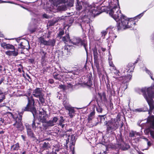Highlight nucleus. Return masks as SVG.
Segmentation results:
<instances>
[{
	"label": "nucleus",
	"instance_id": "5",
	"mask_svg": "<svg viewBox=\"0 0 154 154\" xmlns=\"http://www.w3.org/2000/svg\"><path fill=\"white\" fill-rule=\"evenodd\" d=\"M27 103L26 106L22 108L21 111L23 113L25 111L30 112L32 114L33 116H34L37 114V110L35 106L34 99L32 95L30 97H27Z\"/></svg>",
	"mask_w": 154,
	"mask_h": 154
},
{
	"label": "nucleus",
	"instance_id": "7",
	"mask_svg": "<svg viewBox=\"0 0 154 154\" xmlns=\"http://www.w3.org/2000/svg\"><path fill=\"white\" fill-rule=\"evenodd\" d=\"M117 136V138H116L117 144L114 147L115 149H116L118 147L119 149H121L122 150H127L128 148H130V146L129 145H126V146L127 147H124L122 146V143H124V141L121 133H120V134H118Z\"/></svg>",
	"mask_w": 154,
	"mask_h": 154
},
{
	"label": "nucleus",
	"instance_id": "40",
	"mask_svg": "<svg viewBox=\"0 0 154 154\" xmlns=\"http://www.w3.org/2000/svg\"><path fill=\"white\" fill-rule=\"evenodd\" d=\"M109 80H108L107 81V83H106V87L107 88V91L110 92L112 93V91L111 90L110 85L109 84Z\"/></svg>",
	"mask_w": 154,
	"mask_h": 154
},
{
	"label": "nucleus",
	"instance_id": "61",
	"mask_svg": "<svg viewBox=\"0 0 154 154\" xmlns=\"http://www.w3.org/2000/svg\"><path fill=\"white\" fill-rule=\"evenodd\" d=\"M56 21H55V22H51L49 23V25L51 26H54L56 23Z\"/></svg>",
	"mask_w": 154,
	"mask_h": 154
},
{
	"label": "nucleus",
	"instance_id": "36",
	"mask_svg": "<svg viewBox=\"0 0 154 154\" xmlns=\"http://www.w3.org/2000/svg\"><path fill=\"white\" fill-rule=\"evenodd\" d=\"M93 55L94 61L98 59V53L97 49L95 48H94L93 50Z\"/></svg>",
	"mask_w": 154,
	"mask_h": 154
},
{
	"label": "nucleus",
	"instance_id": "51",
	"mask_svg": "<svg viewBox=\"0 0 154 154\" xmlns=\"http://www.w3.org/2000/svg\"><path fill=\"white\" fill-rule=\"evenodd\" d=\"M63 20H64V18L63 16H62V17H57L56 18V20L55 21H56V22H58L59 21H60Z\"/></svg>",
	"mask_w": 154,
	"mask_h": 154
},
{
	"label": "nucleus",
	"instance_id": "32",
	"mask_svg": "<svg viewBox=\"0 0 154 154\" xmlns=\"http://www.w3.org/2000/svg\"><path fill=\"white\" fill-rule=\"evenodd\" d=\"M81 38H75L73 39L72 43L74 45H78L80 42Z\"/></svg>",
	"mask_w": 154,
	"mask_h": 154
},
{
	"label": "nucleus",
	"instance_id": "37",
	"mask_svg": "<svg viewBox=\"0 0 154 154\" xmlns=\"http://www.w3.org/2000/svg\"><path fill=\"white\" fill-rule=\"evenodd\" d=\"M95 114V111L94 110L91 112L89 114L88 119V122L92 120V119L93 118V116H94Z\"/></svg>",
	"mask_w": 154,
	"mask_h": 154
},
{
	"label": "nucleus",
	"instance_id": "52",
	"mask_svg": "<svg viewBox=\"0 0 154 154\" xmlns=\"http://www.w3.org/2000/svg\"><path fill=\"white\" fill-rule=\"evenodd\" d=\"M60 149L58 148L55 149V150H52L51 154H57V152H58L60 151Z\"/></svg>",
	"mask_w": 154,
	"mask_h": 154
},
{
	"label": "nucleus",
	"instance_id": "44",
	"mask_svg": "<svg viewBox=\"0 0 154 154\" xmlns=\"http://www.w3.org/2000/svg\"><path fill=\"white\" fill-rule=\"evenodd\" d=\"M45 124H48V126H54L55 125L52 120H49L48 121H47Z\"/></svg>",
	"mask_w": 154,
	"mask_h": 154
},
{
	"label": "nucleus",
	"instance_id": "64",
	"mask_svg": "<svg viewBox=\"0 0 154 154\" xmlns=\"http://www.w3.org/2000/svg\"><path fill=\"white\" fill-rule=\"evenodd\" d=\"M31 91H30V89L28 90V91H27V94L29 96H30L31 94Z\"/></svg>",
	"mask_w": 154,
	"mask_h": 154
},
{
	"label": "nucleus",
	"instance_id": "24",
	"mask_svg": "<svg viewBox=\"0 0 154 154\" xmlns=\"http://www.w3.org/2000/svg\"><path fill=\"white\" fill-rule=\"evenodd\" d=\"M39 114L42 115L39 116V121L42 122L43 123H46L47 121V115L46 113L45 114L44 113L42 114V112H39Z\"/></svg>",
	"mask_w": 154,
	"mask_h": 154
},
{
	"label": "nucleus",
	"instance_id": "56",
	"mask_svg": "<svg viewBox=\"0 0 154 154\" xmlns=\"http://www.w3.org/2000/svg\"><path fill=\"white\" fill-rule=\"evenodd\" d=\"M48 68L47 67H44L43 68L42 71H43V73H45L46 72L48 71Z\"/></svg>",
	"mask_w": 154,
	"mask_h": 154
},
{
	"label": "nucleus",
	"instance_id": "47",
	"mask_svg": "<svg viewBox=\"0 0 154 154\" xmlns=\"http://www.w3.org/2000/svg\"><path fill=\"white\" fill-rule=\"evenodd\" d=\"M136 132L132 131L131 132H129V137H133L135 136Z\"/></svg>",
	"mask_w": 154,
	"mask_h": 154
},
{
	"label": "nucleus",
	"instance_id": "50",
	"mask_svg": "<svg viewBox=\"0 0 154 154\" xmlns=\"http://www.w3.org/2000/svg\"><path fill=\"white\" fill-rule=\"evenodd\" d=\"M116 36H115V35H114V34H113V35L112 36H110L107 39V40H108L107 41V42H108V41L110 39H111V42L112 43L113 42V41L112 40V38H113V39H114L115 38H116Z\"/></svg>",
	"mask_w": 154,
	"mask_h": 154
},
{
	"label": "nucleus",
	"instance_id": "62",
	"mask_svg": "<svg viewBox=\"0 0 154 154\" xmlns=\"http://www.w3.org/2000/svg\"><path fill=\"white\" fill-rule=\"evenodd\" d=\"M51 32L50 31H49L47 34V38H49L51 37Z\"/></svg>",
	"mask_w": 154,
	"mask_h": 154
},
{
	"label": "nucleus",
	"instance_id": "55",
	"mask_svg": "<svg viewBox=\"0 0 154 154\" xmlns=\"http://www.w3.org/2000/svg\"><path fill=\"white\" fill-rule=\"evenodd\" d=\"M5 54L7 55L11 56L12 55L11 51H8L5 52Z\"/></svg>",
	"mask_w": 154,
	"mask_h": 154
},
{
	"label": "nucleus",
	"instance_id": "30",
	"mask_svg": "<svg viewBox=\"0 0 154 154\" xmlns=\"http://www.w3.org/2000/svg\"><path fill=\"white\" fill-rule=\"evenodd\" d=\"M61 38H62V41L65 43L69 41H71L68 33L66 34L65 36L62 37Z\"/></svg>",
	"mask_w": 154,
	"mask_h": 154
},
{
	"label": "nucleus",
	"instance_id": "10",
	"mask_svg": "<svg viewBox=\"0 0 154 154\" xmlns=\"http://www.w3.org/2000/svg\"><path fill=\"white\" fill-rule=\"evenodd\" d=\"M31 126L29 124L26 123L25 124V127L27 136L29 137L32 139L33 140H35L36 139V137L33 130L31 128Z\"/></svg>",
	"mask_w": 154,
	"mask_h": 154
},
{
	"label": "nucleus",
	"instance_id": "43",
	"mask_svg": "<svg viewBox=\"0 0 154 154\" xmlns=\"http://www.w3.org/2000/svg\"><path fill=\"white\" fill-rule=\"evenodd\" d=\"M65 121V119L64 118V117L62 116H61L60 117V119L59 120V123L58 124H62Z\"/></svg>",
	"mask_w": 154,
	"mask_h": 154
},
{
	"label": "nucleus",
	"instance_id": "22",
	"mask_svg": "<svg viewBox=\"0 0 154 154\" xmlns=\"http://www.w3.org/2000/svg\"><path fill=\"white\" fill-rule=\"evenodd\" d=\"M135 67L134 63H130L128 64L126 68V70H127V72L130 73H132Z\"/></svg>",
	"mask_w": 154,
	"mask_h": 154
},
{
	"label": "nucleus",
	"instance_id": "48",
	"mask_svg": "<svg viewBox=\"0 0 154 154\" xmlns=\"http://www.w3.org/2000/svg\"><path fill=\"white\" fill-rule=\"evenodd\" d=\"M37 27H35L34 28L29 29V31L31 33H33L36 32L37 31Z\"/></svg>",
	"mask_w": 154,
	"mask_h": 154
},
{
	"label": "nucleus",
	"instance_id": "53",
	"mask_svg": "<svg viewBox=\"0 0 154 154\" xmlns=\"http://www.w3.org/2000/svg\"><path fill=\"white\" fill-rule=\"evenodd\" d=\"M58 120V118L57 117H54L53 118V119L52 120V121L53 122L54 124H55L57 123Z\"/></svg>",
	"mask_w": 154,
	"mask_h": 154
},
{
	"label": "nucleus",
	"instance_id": "9",
	"mask_svg": "<svg viewBox=\"0 0 154 154\" xmlns=\"http://www.w3.org/2000/svg\"><path fill=\"white\" fill-rule=\"evenodd\" d=\"M147 121L149 122H151V127L148 130L152 138H154V116L152 115L148 117Z\"/></svg>",
	"mask_w": 154,
	"mask_h": 154
},
{
	"label": "nucleus",
	"instance_id": "58",
	"mask_svg": "<svg viewBox=\"0 0 154 154\" xmlns=\"http://www.w3.org/2000/svg\"><path fill=\"white\" fill-rule=\"evenodd\" d=\"M29 61L31 63H33L35 62V59H29Z\"/></svg>",
	"mask_w": 154,
	"mask_h": 154
},
{
	"label": "nucleus",
	"instance_id": "42",
	"mask_svg": "<svg viewBox=\"0 0 154 154\" xmlns=\"http://www.w3.org/2000/svg\"><path fill=\"white\" fill-rule=\"evenodd\" d=\"M89 20V19L88 18H83L82 22V24L83 23H86L87 24H88L90 23Z\"/></svg>",
	"mask_w": 154,
	"mask_h": 154
},
{
	"label": "nucleus",
	"instance_id": "41",
	"mask_svg": "<svg viewBox=\"0 0 154 154\" xmlns=\"http://www.w3.org/2000/svg\"><path fill=\"white\" fill-rule=\"evenodd\" d=\"M13 51H11L12 55L14 56H17L18 54V50H17L16 51L15 50V48L14 49H13Z\"/></svg>",
	"mask_w": 154,
	"mask_h": 154
},
{
	"label": "nucleus",
	"instance_id": "18",
	"mask_svg": "<svg viewBox=\"0 0 154 154\" xmlns=\"http://www.w3.org/2000/svg\"><path fill=\"white\" fill-rule=\"evenodd\" d=\"M19 48H20L23 49H26L27 51L30 48L29 43L27 41H24V42H21L19 45Z\"/></svg>",
	"mask_w": 154,
	"mask_h": 154
},
{
	"label": "nucleus",
	"instance_id": "49",
	"mask_svg": "<svg viewBox=\"0 0 154 154\" xmlns=\"http://www.w3.org/2000/svg\"><path fill=\"white\" fill-rule=\"evenodd\" d=\"M58 88L60 89H62L63 91H65L66 90V86L64 85L61 84L59 85Z\"/></svg>",
	"mask_w": 154,
	"mask_h": 154
},
{
	"label": "nucleus",
	"instance_id": "12",
	"mask_svg": "<svg viewBox=\"0 0 154 154\" xmlns=\"http://www.w3.org/2000/svg\"><path fill=\"white\" fill-rule=\"evenodd\" d=\"M93 79L92 75L88 76L87 77L86 82H84L83 84L87 88L91 90H94V88L92 86L93 85L92 80Z\"/></svg>",
	"mask_w": 154,
	"mask_h": 154
},
{
	"label": "nucleus",
	"instance_id": "31",
	"mask_svg": "<svg viewBox=\"0 0 154 154\" xmlns=\"http://www.w3.org/2000/svg\"><path fill=\"white\" fill-rule=\"evenodd\" d=\"M71 140H70V147L71 148V146H74L75 142V137L74 134H72L71 136Z\"/></svg>",
	"mask_w": 154,
	"mask_h": 154
},
{
	"label": "nucleus",
	"instance_id": "16",
	"mask_svg": "<svg viewBox=\"0 0 154 154\" xmlns=\"http://www.w3.org/2000/svg\"><path fill=\"white\" fill-rule=\"evenodd\" d=\"M42 91V88H36L33 91L32 95H33L35 97L38 98V97L43 94Z\"/></svg>",
	"mask_w": 154,
	"mask_h": 154
},
{
	"label": "nucleus",
	"instance_id": "60",
	"mask_svg": "<svg viewBox=\"0 0 154 154\" xmlns=\"http://www.w3.org/2000/svg\"><path fill=\"white\" fill-rule=\"evenodd\" d=\"M5 99V96L4 95H3L2 98H0V103L2 102L3 100Z\"/></svg>",
	"mask_w": 154,
	"mask_h": 154
},
{
	"label": "nucleus",
	"instance_id": "28",
	"mask_svg": "<svg viewBox=\"0 0 154 154\" xmlns=\"http://www.w3.org/2000/svg\"><path fill=\"white\" fill-rule=\"evenodd\" d=\"M38 42L40 43V45H44L47 46L48 43V41L46 40L44 38L41 36L38 38Z\"/></svg>",
	"mask_w": 154,
	"mask_h": 154
},
{
	"label": "nucleus",
	"instance_id": "33",
	"mask_svg": "<svg viewBox=\"0 0 154 154\" xmlns=\"http://www.w3.org/2000/svg\"><path fill=\"white\" fill-rule=\"evenodd\" d=\"M56 41L54 39H50L48 41V43L47 46H51L54 47L55 46Z\"/></svg>",
	"mask_w": 154,
	"mask_h": 154
},
{
	"label": "nucleus",
	"instance_id": "46",
	"mask_svg": "<svg viewBox=\"0 0 154 154\" xmlns=\"http://www.w3.org/2000/svg\"><path fill=\"white\" fill-rule=\"evenodd\" d=\"M107 33V32L106 31L103 30L101 32V36L103 38H104L105 36Z\"/></svg>",
	"mask_w": 154,
	"mask_h": 154
},
{
	"label": "nucleus",
	"instance_id": "20",
	"mask_svg": "<svg viewBox=\"0 0 154 154\" xmlns=\"http://www.w3.org/2000/svg\"><path fill=\"white\" fill-rule=\"evenodd\" d=\"M1 46L4 49H6L8 50L14 49V46L11 44H7L5 42H2L0 44Z\"/></svg>",
	"mask_w": 154,
	"mask_h": 154
},
{
	"label": "nucleus",
	"instance_id": "38",
	"mask_svg": "<svg viewBox=\"0 0 154 154\" xmlns=\"http://www.w3.org/2000/svg\"><path fill=\"white\" fill-rule=\"evenodd\" d=\"M98 117L100 118V122H102L105 121V119L106 118V115H99L98 116Z\"/></svg>",
	"mask_w": 154,
	"mask_h": 154
},
{
	"label": "nucleus",
	"instance_id": "45",
	"mask_svg": "<svg viewBox=\"0 0 154 154\" xmlns=\"http://www.w3.org/2000/svg\"><path fill=\"white\" fill-rule=\"evenodd\" d=\"M103 110V109L99 105L96 107V110L98 112L102 113Z\"/></svg>",
	"mask_w": 154,
	"mask_h": 154
},
{
	"label": "nucleus",
	"instance_id": "25",
	"mask_svg": "<svg viewBox=\"0 0 154 154\" xmlns=\"http://www.w3.org/2000/svg\"><path fill=\"white\" fill-rule=\"evenodd\" d=\"M74 0H59L60 3H66V5L69 7H71L73 6Z\"/></svg>",
	"mask_w": 154,
	"mask_h": 154
},
{
	"label": "nucleus",
	"instance_id": "15",
	"mask_svg": "<svg viewBox=\"0 0 154 154\" xmlns=\"http://www.w3.org/2000/svg\"><path fill=\"white\" fill-rule=\"evenodd\" d=\"M98 95L100 98V100H98L97 99H96V101L98 103L99 102L102 103H106L107 101L106 93L104 92L101 93H98Z\"/></svg>",
	"mask_w": 154,
	"mask_h": 154
},
{
	"label": "nucleus",
	"instance_id": "3",
	"mask_svg": "<svg viewBox=\"0 0 154 154\" xmlns=\"http://www.w3.org/2000/svg\"><path fill=\"white\" fill-rule=\"evenodd\" d=\"M6 114L8 117L13 119L14 122L13 125L17 128V130L21 132L24 130V128L22 123V116L23 113L22 111L18 113L19 117L17 115H14L11 112H7Z\"/></svg>",
	"mask_w": 154,
	"mask_h": 154
},
{
	"label": "nucleus",
	"instance_id": "23",
	"mask_svg": "<svg viewBox=\"0 0 154 154\" xmlns=\"http://www.w3.org/2000/svg\"><path fill=\"white\" fill-rule=\"evenodd\" d=\"M41 149L43 151L49 150L51 148L50 144L48 142H43L42 144Z\"/></svg>",
	"mask_w": 154,
	"mask_h": 154
},
{
	"label": "nucleus",
	"instance_id": "1",
	"mask_svg": "<svg viewBox=\"0 0 154 154\" xmlns=\"http://www.w3.org/2000/svg\"><path fill=\"white\" fill-rule=\"evenodd\" d=\"M109 6L110 8L109 13V15L116 21L119 20L123 14L118 7L119 6V0H111L109 2Z\"/></svg>",
	"mask_w": 154,
	"mask_h": 154
},
{
	"label": "nucleus",
	"instance_id": "57",
	"mask_svg": "<svg viewBox=\"0 0 154 154\" xmlns=\"http://www.w3.org/2000/svg\"><path fill=\"white\" fill-rule=\"evenodd\" d=\"M73 85L71 83H69L68 84L67 87L69 88H72Z\"/></svg>",
	"mask_w": 154,
	"mask_h": 154
},
{
	"label": "nucleus",
	"instance_id": "39",
	"mask_svg": "<svg viewBox=\"0 0 154 154\" xmlns=\"http://www.w3.org/2000/svg\"><path fill=\"white\" fill-rule=\"evenodd\" d=\"M64 31L63 30L61 29L60 30L58 33L57 34V37L59 38H61L63 37L62 36L64 34Z\"/></svg>",
	"mask_w": 154,
	"mask_h": 154
},
{
	"label": "nucleus",
	"instance_id": "8",
	"mask_svg": "<svg viewBox=\"0 0 154 154\" xmlns=\"http://www.w3.org/2000/svg\"><path fill=\"white\" fill-rule=\"evenodd\" d=\"M129 18L123 15L120 17V20L121 23H119L117 26V29L118 30H123L127 29V23Z\"/></svg>",
	"mask_w": 154,
	"mask_h": 154
},
{
	"label": "nucleus",
	"instance_id": "27",
	"mask_svg": "<svg viewBox=\"0 0 154 154\" xmlns=\"http://www.w3.org/2000/svg\"><path fill=\"white\" fill-rule=\"evenodd\" d=\"M53 76L55 79L60 81H62L63 78V75L58 74L57 73H54Z\"/></svg>",
	"mask_w": 154,
	"mask_h": 154
},
{
	"label": "nucleus",
	"instance_id": "59",
	"mask_svg": "<svg viewBox=\"0 0 154 154\" xmlns=\"http://www.w3.org/2000/svg\"><path fill=\"white\" fill-rule=\"evenodd\" d=\"M48 82L49 83H50L51 84H52L54 83V81L53 79H49L48 80Z\"/></svg>",
	"mask_w": 154,
	"mask_h": 154
},
{
	"label": "nucleus",
	"instance_id": "35",
	"mask_svg": "<svg viewBox=\"0 0 154 154\" xmlns=\"http://www.w3.org/2000/svg\"><path fill=\"white\" fill-rule=\"evenodd\" d=\"M6 118L4 117V118H1L0 119V121H1L2 123H5V124H6L7 123L10 124L11 123V121L10 119H8L6 120Z\"/></svg>",
	"mask_w": 154,
	"mask_h": 154
},
{
	"label": "nucleus",
	"instance_id": "17",
	"mask_svg": "<svg viewBox=\"0 0 154 154\" xmlns=\"http://www.w3.org/2000/svg\"><path fill=\"white\" fill-rule=\"evenodd\" d=\"M100 6H97V7H94L92 9L90 13H92V16H93L95 17L102 13V11H100Z\"/></svg>",
	"mask_w": 154,
	"mask_h": 154
},
{
	"label": "nucleus",
	"instance_id": "6",
	"mask_svg": "<svg viewBox=\"0 0 154 154\" xmlns=\"http://www.w3.org/2000/svg\"><path fill=\"white\" fill-rule=\"evenodd\" d=\"M35 115L34 116H33V119L31 124V127L35 132L39 133L44 130H46L48 127V125L45 123L40 121L36 123Z\"/></svg>",
	"mask_w": 154,
	"mask_h": 154
},
{
	"label": "nucleus",
	"instance_id": "54",
	"mask_svg": "<svg viewBox=\"0 0 154 154\" xmlns=\"http://www.w3.org/2000/svg\"><path fill=\"white\" fill-rule=\"evenodd\" d=\"M114 69L116 70V72H114L115 74L116 75H117L119 76L120 75H119L120 74V71L118 70H117L116 67H115Z\"/></svg>",
	"mask_w": 154,
	"mask_h": 154
},
{
	"label": "nucleus",
	"instance_id": "63",
	"mask_svg": "<svg viewBox=\"0 0 154 154\" xmlns=\"http://www.w3.org/2000/svg\"><path fill=\"white\" fill-rule=\"evenodd\" d=\"M143 13H142L137 16L136 17L138 18L139 19H140V17L143 16Z\"/></svg>",
	"mask_w": 154,
	"mask_h": 154
},
{
	"label": "nucleus",
	"instance_id": "2",
	"mask_svg": "<svg viewBox=\"0 0 154 154\" xmlns=\"http://www.w3.org/2000/svg\"><path fill=\"white\" fill-rule=\"evenodd\" d=\"M154 87L151 86L147 88H143L141 90L144 98L146 99L151 110L154 109V101L152 98L154 96Z\"/></svg>",
	"mask_w": 154,
	"mask_h": 154
},
{
	"label": "nucleus",
	"instance_id": "14",
	"mask_svg": "<svg viewBox=\"0 0 154 154\" xmlns=\"http://www.w3.org/2000/svg\"><path fill=\"white\" fill-rule=\"evenodd\" d=\"M88 6V5L87 3L82 1L79 2V1L77 2L75 5L76 10L78 11L82 10L83 7L84 8V10H85L87 7Z\"/></svg>",
	"mask_w": 154,
	"mask_h": 154
},
{
	"label": "nucleus",
	"instance_id": "29",
	"mask_svg": "<svg viewBox=\"0 0 154 154\" xmlns=\"http://www.w3.org/2000/svg\"><path fill=\"white\" fill-rule=\"evenodd\" d=\"M20 147L19 143H17L12 145L11 147V149L12 151H17Z\"/></svg>",
	"mask_w": 154,
	"mask_h": 154
},
{
	"label": "nucleus",
	"instance_id": "4",
	"mask_svg": "<svg viewBox=\"0 0 154 154\" xmlns=\"http://www.w3.org/2000/svg\"><path fill=\"white\" fill-rule=\"evenodd\" d=\"M104 125L106 127L107 134L113 136L116 135L114 131L118 128L119 126V123L117 121H115V119L113 121L112 119L108 121H105Z\"/></svg>",
	"mask_w": 154,
	"mask_h": 154
},
{
	"label": "nucleus",
	"instance_id": "11",
	"mask_svg": "<svg viewBox=\"0 0 154 154\" xmlns=\"http://www.w3.org/2000/svg\"><path fill=\"white\" fill-rule=\"evenodd\" d=\"M132 73H130L127 75L125 76H121L116 78V79L121 81L122 83L125 84L126 83L129 82L132 77Z\"/></svg>",
	"mask_w": 154,
	"mask_h": 154
},
{
	"label": "nucleus",
	"instance_id": "19",
	"mask_svg": "<svg viewBox=\"0 0 154 154\" xmlns=\"http://www.w3.org/2000/svg\"><path fill=\"white\" fill-rule=\"evenodd\" d=\"M66 110L69 111L68 115L71 118H73L75 116V110L74 108L71 106H65Z\"/></svg>",
	"mask_w": 154,
	"mask_h": 154
},
{
	"label": "nucleus",
	"instance_id": "13",
	"mask_svg": "<svg viewBox=\"0 0 154 154\" xmlns=\"http://www.w3.org/2000/svg\"><path fill=\"white\" fill-rule=\"evenodd\" d=\"M39 53L41 57V63L43 65L45 63L47 60V55L48 54L45 50L43 49H41L40 50Z\"/></svg>",
	"mask_w": 154,
	"mask_h": 154
},
{
	"label": "nucleus",
	"instance_id": "21",
	"mask_svg": "<svg viewBox=\"0 0 154 154\" xmlns=\"http://www.w3.org/2000/svg\"><path fill=\"white\" fill-rule=\"evenodd\" d=\"M80 45L81 46H83V47L85 48L86 54H88V45L87 41L86 39H81L80 42Z\"/></svg>",
	"mask_w": 154,
	"mask_h": 154
},
{
	"label": "nucleus",
	"instance_id": "34",
	"mask_svg": "<svg viewBox=\"0 0 154 154\" xmlns=\"http://www.w3.org/2000/svg\"><path fill=\"white\" fill-rule=\"evenodd\" d=\"M44 96V94L42 96H40L38 98H39L40 103L43 105H45L46 103L45 102V99L43 97Z\"/></svg>",
	"mask_w": 154,
	"mask_h": 154
},
{
	"label": "nucleus",
	"instance_id": "26",
	"mask_svg": "<svg viewBox=\"0 0 154 154\" xmlns=\"http://www.w3.org/2000/svg\"><path fill=\"white\" fill-rule=\"evenodd\" d=\"M135 19L133 18H129L127 23V28H134L135 25V22L134 21Z\"/></svg>",
	"mask_w": 154,
	"mask_h": 154
}]
</instances>
